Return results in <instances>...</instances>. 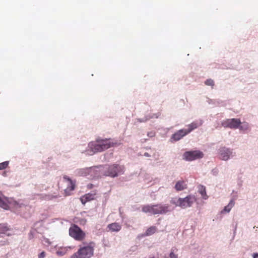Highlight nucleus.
Returning a JSON list of instances; mask_svg holds the SVG:
<instances>
[{
    "mask_svg": "<svg viewBox=\"0 0 258 258\" xmlns=\"http://www.w3.org/2000/svg\"><path fill=\"white\" fill-rule=\"evenodd\" d=\"M203 124V121L202 120H200L199 121H194L191 123L190 124L187 125L188 128V130H186V132L187 134L190 133L194 130L198 128L199 126H200Z\"/></svg>",
    "mask_w": 258,
    "mask_h": 258,
    "instance_id": "obj_15",
    "label": "nucleus"
},
{
    "mask_svg": "<svg viewBox=\"0 0 258 258\" xmlns=\"http://www.w3.org/2000/svg\"><path fill=\"white\" fill-rule=\"evenodd\" d=\"M92 186H93V185L92 184L88 185V188H91L92 187Z\"/></svg>",
    "mask_w": 258,
    "mask_h": 258,
    "instance_id": "obj_33",
    "label": "nucleus"
},
{
    "mask_svg": "<svg viewBox=\"0 0 258 258\" xmlns=\"http://www.w3.org/2000/svg\"><path fill=\"white\" fill-rule=\"evenodd\" d=\"M63 181L67 185V187L64 189V192L66 196L71 195V192L74 190L75 187V182L68 177L67 175L63 176Z\"/></svg>",
    "mask_w": 258,
    "mask_h": 258,
    "instance_id": "obj_9",
    "label": "nucleus"
},
{
    "mask_svg": "<svg viewBox=\"0 0 258 258\" xmlns=\"http://www.w3.org/2000/svg\"><path fill=\"white\" fill-rule=\"evenodd\" d=\"M144 155H145V156H147V157H149V156H150V155H149V153H145L144 154Z\"/></svg>",
    "mask_w": 258,
    "mask_h": 258,
    "instance_id": "obj_34",
    "label": "nucleus"
},
{
    "mask_svg": "<svg viewBox=\"0 0 258 258\" xmlns=\"http://www.w3.org/2000/svg\"><path fill=\"white\" fill-rule=\"evenodd\" d=\"M187 188V185L183 180L178 181L175 185V188L177 191L183 190Z\"/></svg>",
    "mask_w": 258,
    "mask_h": 258,
    "instance_id": "obj_18",
    "label": "nucleus"
},
{
    "mask_svg": "<svg viewBox=\"0 0 258 258\" xmlns=\"http://www.w3.org/2000/svg\"><path fill=\"white\" fill-rule=\"evenodd\" d=\"M253 258H258V253H253Z\"/></svg>",
    "mask_w": 258,
    "mask_h": 258,
    "instance_id": "obj_31",
    "label": "nucleus"
},
{
    "mask_svg": "<svg viewBox=\"0 0 258 258\" xmlns=\"http://www.w3.org/2000/svg\"><path fill=\"white\" fill-rule=\"evenodd\" d=\"M70 247H59L56 251V254L58 256H63L66 254Z\"/></svg>",
    "mask_w": 258,
    "mask_h": 258,
    "instance_id": "obj_20",
    "label": "nucleus"
},
{
    "mask_svg": "<svg viewBox=\"0 0 258 258\" xmlns=\"http://www.w3.org/2000/svg\"><path fill=\"white\" fill-rule=\"evenodd\" d=\"M142 211L145 213L156 215L166 214L169 210L167 205H155L145 206L142 208Z\"/></svg>",
    "mask_w": 258,
    "mask_h": 258,
    "instance_id": "obj_2",
    "label": "nucleus"
},
{
    "mask_svg": "<svg viewBox=\"0 0 258 258\" xmlns=\"http://www.w3.org/2000/svg\"><path fill=\"white\" fill-rule=\"evenodd\" d=\"M177 251V249L175 247H173L171 249V252L169 254L170 258H178V255L175 253Z\"/></svg>",
    "mask_w": 258,
    "mask_h": 258,
    "instance_id": "obj_24",
    "label": "nucleus"
},
{
    "mask_svg": "<svg viewBox=\"0 0 258 258\" xmlns=\"http://www.w3.org/2000/svg\"><path fill=\"white\" fill-rule=\"evenodd\" d=\"M196 199L195 196L189 195L184 198H179L176 202H173L176 206H179L182 209L190 207L196 202Z\"/></svg>",
    "mask_w": 258,
    "mask_h": 258,
    "instance_id": "obj_4",
    "label": "nucleus"
},
{
    "mask_svg": "<svg viewBox=\"0 0 258 258\" xmlns=\"http://www.w3.org/2000/svg\"><path fill=\"white\" fill-rule=\"evenodd\" d=\"M183 157L184 159L191 161L202 158L204 157V154L199 150L187 151L184 153Z\"/></svg>",
    "mask_w": 258,
    "mask_h": 258,
    "instance_id": "obj_6",
    "label": "nucleus"
},
{
    "mask_svg": "<svg viewBox=\"0 0 258 258\" xmlns=\"http://www.w3.org/2000/svg\"><path fill=\"white\" fill-rule=\"evenodd\" d=\"M88 148L90 149L92 154L103 151L97 139L95 142H92L88 144Z\"/></svg>",
    "mask_w": 258,
    "mask_h": 258,
    "instance_id": "obj_12",
    "label": "nucleus"
},
{
    "mask_svg": "<svg viewBox=\"0 0 258 258\" xmlns=\"http://www.w3.org/2000/svg\"><path fill=\"white\" fill-rule=\"evenodd\" d=\"M107 228L111 232H118L121 229V226L119 224L115 222L109 224L107 226Z\"/></svg>",
    "mask_w": 258,
    "mask_h": 258,
    "instance_id": "obj_17",
    "label": "nucleus"
},
{
    "mask_svg": "<svg viewBox=\"0 0 258 258\" xmlns=\"http://www.w3.org/2000/svg\"><path fill=\"white\" fill-rule=\"evenodd\" d=\"M152 118H158V115H157V114H154V115H153L152 117Z\"/></svg>",
    "mask_w": 258,
    "mask_h": 258,
    "instance_id": "obj_32",
    "label": "nucleus"
},
{
    "mask_svg": "<svg viewBox=\"0 0 258 258\" xmlns=\"http://www.w3.org/2000/svg\"><path fill=\"white\" fill-rule=\"evenodd\" d=\"M45 256V252L44 251L41 252L39 255H38V258H44Z\"/></svg>",
    "mask_w": 258,
    "mask_h": 258,
    "instance_id": "obj_28",
    "label": "nucleus"
},
{
    "mask_svg": "<svg viewBox=\"0 0 258 258\" xmlns=\"http://www.w3.org/2000/svg\"><path fill=\"white\" fill-rule=\"evenodd\" d=\"M57 196H52L49 195H45L43 197V199L45 200H51L53 199L56 198Z\"/></svg>",
    "mask_w": 258,
    "mask_h": 258,
    "instance_id": "obj_25",
    "label": "nucleus"
},
{
    "mask_svg": "<svg viewBox=\"0 0 258 258\" xmlns=\"http://www.w3.org/2000/svg\"><path fill=\"white\" fill-rule=\"evenodd\" d=\"M232 152L228 148L222 147L219 149V158L222 160H228Z\"/></svg>",
    "mask_w": 258,
    "mask_h": 258,
    "instance_id": "obj_10",
    "label": "nucleus"
},
{
    "mask_svg": "<svg viewBox=\"0 0 258 258\" xmlns=\"http://www.w3.org/2000/svg\"><path fill=\"white\" fill-rule=\"evenodd\" d=\"M157 230V228L155 226H152L150 227H149L147 230L146 231L145 233L144 234V236H151L154 234Z\"/></svg>",
    "mask_w": 258,
    "mask_h": 258,
    "instance_id": "obj_19",
    "label": "nucleus"
},
{
    "mask_svg": "<svg viewBox=\"0 0 258 258\" xmlns=\"http://www.w3.org/2000/svg\"><path fill=\"white\" fill-rule=\"evenodd\" d=\"M148 258H159V256L157 254H152L149 256Z\"/></svg>",
    "mask_w": 258,
    "mask_h": 258,
    "instance_id": "obj_29",
    "label": "nucleus"
},
{
    "mask_svg": "<svg viewBox=\"0 0 258 258\" xmlns=\"http://www.w3.org/2000/svg\"><path fill=\"white\" fill-rule=\"evenodd\" d=\"M205 84L208 86H213L214 85V82L212 79H208L206 81Z\"/></svg>",
    "mask_w": 258,
    "mask_h": 258,
    "instance_id": "obj_27",
    "label": "nucleus"
},
{
    "mask_svg": "<svg viewBox=\"0 0 258 258\" xmlns=\"http://www.w3.org/2000/svg\"><path fill=\"white\" fill-rule=\"evenodd\" d=\"M148 119H149L148 118L145 117L143 119H139V120L140 122H145V121H147Z\"/></svg>",
    "mask_w": 258,
    "mask_h": 258,
    "instance_id": "obj_30",
    "label": "nucleus"
},
{
    "mask_svg": "<svg viewBox=\"0 0 258 258\" xmlns=\"http://www.w3.org/2000/svg\"><path fill=\"white\" fill-rule=\"evenodd\" d=\"M78 251L74 253L70 258H91L94 255L96 244L94 241L83 243Z\"/></svg>",
    "mask_w": 258,
    "mask_h": 258,
    "instance_id": "obj_1",
    "label": "nucleus"
},
{
    "mask_svg": "<svg viewBox=\"0 0 258 258\" xmlns=\"http://www.w3.org/2000/svg\"><path fill=\"white\" fill-rule=\"evenodd\" d=\"M124 168L119 164H113L109 166L105 172L106 176L114 177L122 174L124 172Z\"/></svg>",
    "mask_w": 258,
    "mask_h": 258,
    "instance_id": "obj_5",
    "label": "nucleus"
},
{
    "mask_svg": "<svg viewBox=\"0 0 258 258\" xmlns=\"http://www.w3.org/2000/svg\"><path fill=\"white\" fill-rule=\"evenodd\" d=\"M186 135H187V133L186 132V130L181 129L175 133L172 136L171 139H173L174 141H177Z\"/></svg>",
    "mask_w": 258,
    "mask_h": 258,
    "instance_id": "obj_13",
    "label": "nucleus"
},
{
    "mask_svg": "<svg viewBox=\"0 0 258 258\" xmlns=\"http://www.w3.org/2000/svg\"><path fill=\"white\" fill-rule=\"evenodd\" d=\"M9 161H5L0 163V170L5 169L9 165Z\"/></svg>",
    "mask_w": 258,
    "mask_h": 258,
    "instance_id": "obj_26",
    "label": "nucleus"
},
{
    "mask_svg": "<svg viewBox=\"0 0 258 258\" xmlns=\"http://www.w3.org/2000/svg\"><path fill=\"white\" fill-rule=\"evenodd\" d=\"M97 193L95 191H93L90 193H88L80 198L81 203L85 205L87 202L93 200L95 199Z\"/></svg>",
    "mask_w": 258,
    "mask_h": 258,
    "instance_id": "obj_11",
    "label": "nucleus"
},
{
    "mask_svg": "<svg viewBox=\"0 0 258 258\" xmlns=\"http://www.w3.org/2000/svg\"><path fill=\"white\" fill-rule=\"evenodd\" d=\"M69 235L77 241H82L86 237L85 233L77 225L73 224L69 229Z\"/></svg>",
    "mask_w": 258,
    "mask_h": 258,
    "instance_id": "obj_3",
    "label": "nucleus"
},
{
    "mask_svg": "<svg viewBox=\"0 0 258 258\" xmlns=\"http://www.w3.org/2000/svg\"><path fill=\"white\" fill-rule=\"evenodd\" d=\"M241 121L238 118H231L228 119L224 121L222 124L224 127H229L230 128H237L239 126L240 129H242V126H240Z\"/></svg>",
    "mask_w": 258,
    "mask_h": 258,
    "instance_id": "obj_7",
    "label": "nucleus"
},
{
    "mask_svg": "<svg viewBox=\"0 0 258 258\" xmlns=\"http://www.w3.org/2000/svg\"><path fill=\"white\" fill-rule=\"evenodd\" d=\"M95 167H90L80 169L78 171V173L81 176H87L89 174L92 175L93 173L95 171Z\"/></svg>",
    "mask_w": 258,
    "mask_h": 258,
    "instance_id": "obj_14",
    "label": "nucleus"
},
{
    "mask_svg": "<svg viewBox=\"0 0 258 258\" xmlns=\"http://www.w3.org/2000/svg\"><path fill=\"white\" fill-rule=\"evenodd\" d=\"M199 191L204 199L206 200L208 199V196L207 195L206 187L205 186L202 185L200 186L199 188Z\"/></svg>",
    "mask_w": 258,
    "mask_h": 258,
    "instance_id": "obj_21",
    "label": "nucleus"
},
{
    "mask_svg": "<svg viewBox=\"0 0 258 258\" xmlns=\"http://www.w3.org/2000/svg\"><path fill=\"white\" fill-rule=\"evenodd\" d=\"M234 201L233 200H231L229 203L228 205L224 207L223 211L226 212H229L231 210V208L234 205Z\"/></svg>",
    "mask_w": 258,
    "mask_h": 258,
    "instance_id": "obj_22",
    "label": "nucleus"
},
{
    "mask_svg": "<svg viewBox=\"0 0 258 258\" xmlns=\"http://www.w3.org/2000/svg\"><path fill=\"white\" fill-rule=\"evenodd\" d=\"M97 142L100 144L103 151L117 144L116 142H114L110 139H101L98 138L97 139Z\"/></svg>",
    "mask_w": 258,
    "mask_h": 258,
    "instance_id": "obj_8",
    "label": "nucleus"
},
{
    "mask_svg": "<svg viewBox=\"0 0 258 258\" xmlns=\"http://www.w3.org/2000/svg\"><path fill=\"white\" fill-rule=\"evenodd\" d=\"M10 230L9 227L6 224L0 225V232L6 234V232Z\"/></svg>",
    "mask_w": 258,
    "mask_h": 258,
    "instance_id": "obj_23",
    "label": "nucleus"
},
{
    "mask_svg": "<svg viewBox=\"0 0 258 258\" xmlns=\"http://www.w3.org/2000/svg\"><path fill=\"white\" fill-rule=\"evenodd\" d=\"M0 207L5 210H7L9 208L8 199L4 197L1 192H0Z\"/></svg>",
    "mask_w": 258,
    "mask_h": 258,
    "instance_id": "obj_16",
    "label": "nucleus"
}]
</instances>
